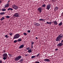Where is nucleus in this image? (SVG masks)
<instances>
[{
	"label": "nucleus",
	"instance_id": "18",
	"mask_svg": "<svg viewBox=\"0 0 63 63\" xmlns=\"http://www.w3.org/2000/svg\"><path fill=\"white\" fill-rule=\"evenodd\" d=\"M58 9V7L57 6L55 8L54 10L56 11V10H57Z\"/></svg>",
	"mask_w": 63,
	"mask_h": 63
},
{
	"label": "nucleus",
	"instance_id": "4",
	"mask_svg": "<svg viewBox=\"0 0 63 63\" xmlns=\"http://www.w3.org/2000/svg\"><path fill=\"white\" fill-rule=\"evenodd\" d=\"M14 16H15L16 17H19V14L18 13H16L15 14L13 15Z\"/></svg>",
	"mask_w": 63,
	"mask_h": 63
},
{
	"label": "nucleus",
	"instance_id": "47",
	"mask_svg": "<svg viewBox=\"0 0 63 63\" xmlns=\"http://www.w3.org/2000/svg\"><path fill=\"white\" fill-rule=\"evenodd\" d=\"M35 38H36V39L37 40V39H38V37H36Z\"/></svg>",
	"mask_w": 63,
	"mask_h": 63
},
{
	"label": "nucleus",
	"instance_id": "35",
	"mask_svg": "<svg viewBox=\"0 0 63 63\" xmlns=\"http://www.w3.org/2000/svg\"><path fill=\"white\" fill-rule=\"evenodd\" d=\"M29 48H30V47H28V48H26V49H27V50H28L29 49Z\"/></svg>",
	"mask_w": 63,
	"mask_h": 63
},
{
	"label": "nucleus",
	"instance_id": "9",
	"mask_svg": "<svg viewBox=\"0 0 63 63\" xmlns=\"http://www.w3.org/2000/svg\"><path fill=\"white\" fill-rule=\"evenodd\" d=\"M44 61H46V62H50V60L49 59H46L44 60Z\"/></svg>",
	"mask_w": 63,
	"mask_h": 63
},
{
	"label": "nucleus",
	"instance_id": "45",
	"mask_svg": "<svg viewBox=\"0 0 63 63\" xmlns=\"http://www.w3.org/2000/svg\"><path fill=\"white\" fill-rule=\"evenodd\" d=\"M2 3V1L1 0H0V4H1Z\"/></svg>",
	"mask_w": 63,
	"mask_h": 63
},
{
	"label": "nucleus",
	"instance_id": "12",
	"mask_svg": "<svg viewBox=\"0 0 63 63\" xmlns=\"http://www.w3.org/2000/svg\"><path fill=\"white\" fill-rule=\"evenodd\" d=\"M53 22H54V25H57V24H58V23H57V21H53Z\"/></svg>",
	"mask_w": 63,
	"mask_h": 63
},
{
	"label": "nucleus",
	"instance_id": "27",
	"mask_svg": "<svg viewBox=\"0 0 63 63\" xmlns=\"http://www.w3.org/2000/svg\"><path fill=\"white\" fill-rule=\"evenodd\" d=\"M6 17L7 18H10V16H6Z\"/></svg>",
	"mask_w": 63,
	"mask_h": 63
},
{
	"label": "nucleus",
	"instance_id": "20",
	"mask_svg": "<svg viewBox=\"0 0 63 63\" xmlns=\"http://www.w3.org/2000/svg\"><path fill=\"white\" fill-rule=\"evenodd\" d=\"M28 52H29V53H31V52H32V50H31V49H30L28 51Z\"/></svg>",
	"mask_w": 63,
	"mask_h": 63
},
{
	"label": "nucleus",
	"instance_id": "28",
	"mask_svg": "<svg viewBox=\"0 0 63 63\" xmlns=\"http://www.w3.org/2000/svg\"><path fill=\"white\" fill-rule=\"evenodd\" d=\"M46 5L44 4L42 5V7L45 8V7H46Z\"/></svg>",
	"mask_w": 63,
	"mask_h": 63
},
{
	"label": "nucleus",
	"instance_id": "21",
	"mask_svg": "<svg viewBox=\"0 0 63 63\" xmlns=\"http://www.w3.org/2000/svg\"><path fill=\"white\" fill-rule=\"evenodd\" d=\"M5 13L4 12H2L0 13V15H4Z\"/></svg>",
	"mask_w": 63,
	"mask_h": 63
},
{
	"label": "nucleus",
	"instance_id": "13",
	"mask_svg": "<svg viewBox=\"0 0 63 63\" xmlns=\"http://www.w3.org/2000/svg\"><path fill=\"white\" fill-rule=\"evenodd\" d=\"M35 25H36V26H39L40 25V24H39V23H35L34 24Z\"/></svg>",
	"mask_w": 63,
	"mask_h": 63
},
{
	"label": "nucleus",
	"instance_id": "37",
	"mask_svg": "<svg viewBox=\"0 0 63 63\" xmlns=\"http://www.w3.org/2000/svg\"><path fill=\"white\" fill-rule=\"evenodd\" d=\"M31 45H33V44H34V42H32V43H31Z\"/></svg>",
	"mask_w": 63,
	"mask_h": 63
},
{
	"label": "nucleus",
	"instance_id": "48",
	"mask_svg": "<svg viewBox=\"0 0 63 63\" xmlns=\"http://www.w3.org/2000/svg\"><path fill=\"white\" fill-rule=\"evenodd\" d=\"M1 11V9H0V11Z\"/></svg>",
	"mask_w": 63,
	"mask_h": 63
},
{
	"label": "nucleus",
	"instance_id": "29",
	"mask_svg": "<svg viewBox=\"0 0 63 63\" xmlns=\"http://www.w3.org/2000/svg\"><path fill=\"white\" fill-rule=\"evenodd\" d=\"M17 41L16 40L14 41V43H17Z\"/></svg>",
	"mask_w": 63,
	"mask_h": 63
},
{
	"label": "nucleus",
	"instance_id": "49",
	"mask_svg": "<svg viewBox=\"0 0 63 63\" xmlns=\"http://www.w3.org/2000/svg\"><path fill=\"white\" fill-rule=\"evenodd\" d=\"M43 20H45V19H43Z\"/></svg>",
	"mask_w": 63,
	"mask_h": 63
},
{
	"label": "nucleus",
	"instance_id": "43",
	"mask_svg": "<svg viewBox=\"0 0 63 63\" xmlns=\"http://www.w3.org/2000/svg\"><path fill=\"white\" fill-rule=\"evenodd\" d=\"M55 50H57V51L58 50V48H56L55 49Z\"/></svg>",
	"mask_w": 63,
	"mask_h": 63
},
{
	"label": "nucleus",
	"instance_id": "33",
	"mask_svg": "<svg viewBox=\"0 0 63 63\" xmlns=\"http://www.w3.org/2000/svg\"><path fill=\"white\" fill-rule=\"evenodd\" d=\"M5 37L7 38H8V36L7 35H6L5 36Z\"/></svg>",
	"mask_w": 63,
	"mask_h": 63
},
{
	"label": "nucleus",
	"instance_id": "5",
	"mask_svg": "<svg viewBox=\"0 0 63 63\" xmlns=\"http://www.w3.org/2000/svg\"><path fill=\"white\" fill-rule=\"evenodd\" d=\"M12 7L14 9L16 10L18 9V7L15 4L12 5Z\"/></svg>",
	"mask_w": 63,
	"mask_h": 63
},
{
	"label": "nucleus",
	"instance_id": "30",
	"mask_svg": "<svg viewBox=\"0 0 63 63\" xmlns=\"http://www.w3.org/2000/svg\"><path fill=\"white\" fill-rule=\"evenodd\" d=\"M35 56H33L31 58L32 59H33L34 58H35Z\"/></svg>",
	"mask_w": 63,
	"mask_h": 63
},
{
	"label": "nucleus",
	"instance_id": "42",
	"mask_svg": "<svg viewBox=\"0 0 63 63\" xmlns=\"http://www.w3.org/2000/svg\"><path fill=\"white\" fill-rule=\"evenodd\" d=\"M25 55V56H28V54H26Z\"/></svg>",
	"mask_w": 63,
	"mask_h": 63
},
{
	"label": "nucleus",
	"instance_id": "32",
	"mask_svg": "<svg viewBox=\"0 0 63 63\" xmlns=\"http://www.w3.org/2000/svg\"><path fill=\"white\" fill-rule=\"evenodd\" d=\"M39 56H40V53L36 55V57H39Z\"/></svg>",
	"mask_w": 63,
	"mask_h": 63
},
{
	"label": "nucleus",
	"instance_id": "6",
	"mask_svg": "<svg viewBox=\"0 0 63 63\" xmlns=\"http://www.w3.org/2000/svg\"><path fill=\"white\" fill-rule=\"evenodd\" d=\"M63 44L62 43H60L58 44L57 45L58 47H61V46H63Z\"/></svg>",
	"mask_w": 63,
	"mask_h": 63
},
{
	"label": "nucleus",
	"instance_id": "39",
	"mask_svg": "<svg viewBox=\"0 0 63 63\" xmlns=\"http://www.w3.org/2000/svg\"><path fill=\"white\" fill-rule=\"evenodd\" d=\"M5 50L3 51L2 52L3 53H5Z\"/></svg>",
	"mask_w": 63,
	"mask_h": 63
},
{
	"label": "nucleus",
	"instance_id": "26",
	"mask_svg": "<svg viewBox=\"0 0 63 63\" xmlns=\"http://www.w3.org/2000/svg\"><path fill=\"white\" fill-rule=\"evenodd\" d=\"M9 34H10V35L11 36H12V35H13V33L12 32L10 33Z\"/></svg>",
	"mask_w": 63,
	"mask_h": 63
},
{
	"label": "nucleus",
	"instance_id": "25",
	"mask_svg": "<svg viewBox=\"0 0 63 63\" xmlns=\"http://www.w3.org/2000/svg\"><path fill=\"white\" fill-rule=\"evenodd\" d=\"M23 34H24V35H25V36H26L27 35V34L25 32Z\"/></svg>",
	"mask_w": 63,
	"mask_h": 63
},
{
	"label": "nucleus",
	"instance_id": "22",
	"mask_svg": "<svg viewBox=\"0 0 63 63\" xmlns=\"http://www.w3.org/2000/svg\"><path fill=\"white\" fill-rule=\"evenodd\" d=\"M3 19H5V18L4 17H2V18L0 19L1 20H3Z\"/></svg>",
	"mask_w": 63,
	"mask_h": 63
},
{
	"label": "nucleus",
	"instance_id": "11",
	"mask_svg": "<svg viewBox=\"0 0 63 63\" xmlns=\"http://www.w3.org/2000/svg\"><path fill=\"white\" fill-rule=\"evenodd\" d=\"M24 46L23 45H21L19 47V48L20 49L24 47Z\"/></svg>",
	"mask_w": 63,
	"mask_h": 63
},
{
	"label": "nucleus",
	"instance_id": "7",
	"mask_svg": "<svg viewBox=\"0 0 63 63\" xmlns=\"http://www.w3.org/2000/svg\"><path fill=\"white\" fill-rule=\"evenodd\" d=\"M37 10L38 12H39L40 13H41L42 12V8H41V7H39L37 9Z\"/></svg>",
	"mask_w": 63,
	"mask_h": 63
},
{
	"label": "nucleus",
	"instance_id": "10",
	"mask_svg": "<svg viewBox=\"0 0 63 63\" xmlns=\"http://www.w3.org/2000/svg\"><path fill=\"white\" fill-rule=\"evenodd\" d=\"M2 56L3 57H7V56H8L7 54L6 53L3 54Z\"/></svg>",
	"mask_w": 63,
	"mask_h": 63
},
{
	"label": "nucleus",
	"instance_id": "2",
	"mask_svg": "<svg viewBox=\"0 0 63 63\" xmlns=\"http://www.w3.org/2000/svg\"><path fill=\"white\" fill-rule=\"evenodd\" d=\"M21 56H19L16 57L15 59V60L16 61H18L21 58Z\"/></svg>",
	"mask_w": 63,
	"mask_h": 63
},
{
	"label": "nucleus",
	"instance_id": "38",
	"mask_svg": "<svg viewBox=\"0 0 63 63\" xmlns=\"http://www.w3.org/2000/svg\"><path fill=\"white\" fill-rule=\"evenodd\" d=\"M30 30H29L28 31V33H30Z\"/></svg>",
	"mask_w": 63,
	"mask_h": 63
},
{
	"label": "nucleus",
	"instance_id": "31",
	"mask_svg": "<svg viewBox=\"0 0 63 63\" xmlns=\"http://www.w3.org/2000/svg\"><path fill=\"white\" fill-rule=\"evenodd\" d=\"M6 57H4L3 58V59H4V60H6Z\"/></svg>",
	"mask_w": 63,
	"mask_h": 63
},
{
	"label": "nucleus",
	"instance_id": "40",
	"mask_svg": "<svg viewBox=\"0 0 63 63\" xmlns=\"http://www.w3.org/2000/svg\"><path fill=\"white\" fill-rule=\"evenodd\" d=\"M52 1L53 2H55V0H52Z\"/></svg>",
	"mask_w": 63,
	"mask_h": 63
},
{
	"label": "nucleus",
	"instance_id": "8",
	"mask_svg": "<svg viewBox=\"0 0 63 63\" xmlns=\"http://www.w3.org/2000/svg\"><path fill=\"white\" fill-rule=\"evenodd\" d=\"M50 4H48V5H47V8H46V9H47V10H48L50 9Z\"/></svg>",
	"mask_w": 63,
	"mask_h": 63
},
{
	"label": "nucleus",
	"instance_id": "16",
	"mask_svg": "<svg viewBox=\"0 0 63 63\" xmlns=\"http://www.w3.org/2000/svg\"><path fill=\"white\" fill-rule=\"evenodd\" d=\"M7 10L8 11H10V10H11V11H13V9L12 8H9Z\"/></svg>",
	"mask_w": 63,
	"mask_h": 63
},
{
	"label": "nucleus",
	"instance_id": "23",
	"mask_svg": "<svg viewBox=\"0 0 63 63\" xmlns=\"http://www.w3.org/2000/svg\"><path fill=\"white\" fill-rule=\"evenodd\" d=\"M23 59H21L19 61V62H23Z\"/></svg>",
	"mask_w": 63,
	"mask_h": 63
},
{
	"label": "nucleus",
	"instance_id": "17",
	"mask_svg": "<svg viewBox=\"0 0 63 63\" xmlns=\"http://www.w3.org/2000/svg\"><path fill=\"white\" fill-rule=\"evenodd\" d=\"M17 42H21V41H22V39H21V38H20L19 39H18L17 40Z\"/></svg>",
	"mask_w": 63,
	"mask_h": 63
},
{
	"label": "nucleus",
	"instance_id": "36",
	"mask_svg": "<svg viewBox=\"0 0 63 63\" xmlns=\"http://www.w3.org/2000/svg\"><path fill=\"white\" fill-rule=\"evenodd\" d=\"M35 63H40V62H39L37 61V62H36Z\"/></svg>",
	"mask_w": 63,
	"mask_h": 63
},
{
	"label": "nucleus",
	"instance_id": "19",
	"mask_svg": "<svg viewBox=\"0 0 63 63\" xmlns=\"http://www.w3.org/2000/svg\"><path fill=\"white\" fill-rule=\"evenodd\" d=\"M62 25V22H61L59 24L58 26H61Z\"/></svg>",
	"mask_w": 63,
	"mask_h": 63
},
{
	"label": "nucleus",
	"instance_id": "24",
	"mask_svg": "<svg viewBox=\"0 0 63 63\" xmlns=\"http://www.w3.org/2000/svg\"><path fill=\"white\" fill-rule=\"evenodd\" d=\"M6 10V9L3 8L2 9V11H5Z\"/></svg>",
	"mask_w": 63,
	"mask_h": 63
},
{
	"label": "nucleus",
	"instance_id": "14",
	"mask_svg": "<svg viewBox=\"0 0 63 63\" xmlns=\"http://www.w3.org/2000/svg\"><path fill=\"white\" fill-rule=\"evenodd\" d=\"M8 6H9V4H7L5 5V6L4 7L5 8H6V7H8Z\"/></svg>",
	"mask_w": 63,
	"mask_h": 63
},
{
	"label": "nucleus",
	"instance_id": "46",
	"mask_svg": "<svg viewBox=\"0 0 63 63\" xmlns=\"http://www.w3.org/2000/svg\"><path fill=\"white\" fill-rule=\"evenodd\" d=\"M9 56H10V57H11V56H12V55H10V54H9Z\"/></svg>",
	"mask_w": 63,
	"mask_h": 63
},
{
	"label": "nucleus",
	"instance_id": "15",
	"mask_svg": "<svg viewBox=\"0 0 63 63\" xmlns=\"http://www.w3.org/2000/svg\"><path fill=\"white\" fill-rule=\"evenodd\" d=\"M46 23L48 24H50V25H51V22H47Z\"/></svg>",
	"mask_w": 63,
	"mask_h": 63
},
{
	"label": "nucleus",
	"instance_id": "1",
	"mask_svg": "<svg viewBox=\"0 0 63 63\" xmlns=\"http://www.w3.org/2000/svg\"><path fill=\"white\" fill-rule=\"evenodd\" d=\"M62 38H63V35L62 34H60L58 35V37H57L56 39V41H60L62 39Z\"/></svg>",
	"mask_w": 63,
	"mask_h": 63
},
{
	"label": "nucleus",
	"instance_id": "41",
	"mask_svg": "<svg viewBox=\"0 0 63 63\" xmlns=\"http://www.w3.org/2000/svg\"><path fill=\"white\" fill-rule=\"evenodd\" d=\"M31 48H33V45H31Z\"/></svg>",
	"mask_w": 63,
	"mask_h": 63
},
{
	"label": "nucleus",
	"instance_id": "34",
	"mask_svg": "<svg viewBox=\"0 0 63 63\" xmlns=\"http://www.w3.org/2000/svg\"><path fill=\"white\" fill-rule=\"evenodd\" d=\"M43 20V19H40L39 20H40V21H42Z\"/></svg>",
	"mask_w": 63,
	"mask_h": 63
},
{
	"label": "nucleus",
	"instance_id": "44",
	"mask_svg": "<svg viewBox=\"0 0 63 63\" xmlns=\"http://www.w3.org/2000/svg\"><path fill=\"white\" fill-rule=\"evenodd\" d=\"M63 40H62V41H61V43H63Z\"/></svg>",
	"mask_w": 63,
	"mask_h": 63
},
{
	"label": "nucleus",
	"instance_id": "3",
	"mask_svg": "<svg viewBox=\"0 0 63 63\" xmlns=\"http://www.w3.org/2000/svg\"><path fill=\"white\" fill-rule=\"evenodd\" d=\"M19 37H20V35L18 34H16L14 36V39H17V38H18Z\"/></svg>",
	"mask_w": 63,
	"mask_h": 63
}]
</instances>
